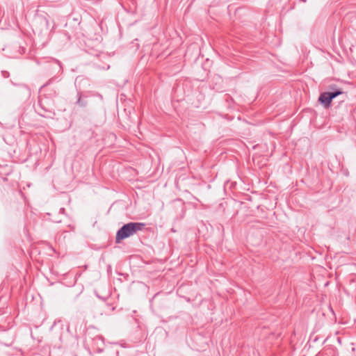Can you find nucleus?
<instances>
[{"label": "nucleus", "instance_id": "39448f33", "mask_svg": "<svg viewBox=\"0 0 356 356\" xmlns=\"http://www.w3.org/2000/svg\"><path fill=\"white\" fill-rule=\"evenodd\" d=\"M302 1H305V2L306 1V0H302Z\"/></svg>", "mask_w": 356, "mask_h": 356}, {"label": "nucleus", "instance_id": "7ed1b4c3", "mask_svg": "<svg viewBox=\"0 0 356 356\" xmlns=\"http://www.w3.org/2000/svg\"><path fill=\"white\" fill-rule=\"evenodd\" d=\"M77 101L76 102V104H78L81 107H86L87 106V101L81 98V95L80 92L77 93Z\"/></svg>", "mask_w": 356, "mask_h": 356}, {"label": "nucleus", "instance_id": "20e7f679", "mask_svg": "<svg viewBox=\"0 0 356 356\" xmlns=\"http://www.w3.org/2000/svg\"><path fill=\"white\" fill-rule=\"evenodd\" d=\"M51 82V79L49 80L47 84H49Z\"/></svg>", "mask_w": 356, "mask_h": 356}, {"label": "nucleus", "instance_id": "f257e3e1", "mask_svg": "<svg viewBox=\"0 0 356 356\" xmlns=\"http://www.w3.org/2000/svg\"><path fill=\"white\" fill-rule=\"evenodd\" d=\"M145 227L143 222H131L124 224L116 233L115 242L119 243L121 241L136 234L138 231H142Z\"/></svg>", "mask_w": 356, "mask_h": 356}, {"label": "nucleus", "instance_id": "f03ea898", "mask_svg": "<svg viewBox=\"0 0 356 356\" xmlns=\"http://www.w3.org/2000/svg\"><path fill=\"white\" fill-rule=\"evenodd\" d=\"M330 88L332 91L322 92L318 97V102L325 108H328L330 106L333 99L340 95H346V92H343L341 89L338 88L335 85H332Z\"/></svg>", "mask_w": 356, "mask_h": 356}]
</instances>
